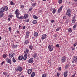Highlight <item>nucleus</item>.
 Masks as SVG:
<instances>
[{"label":"nucleus","mask_w":77,"mask_h":77,"mask_svg":"<svg viewBox=\"0 0 77 77\" xmlns=\"http://www.w3.org/2000/svg\"><path fill=\"white\" fill-rule=\"evenodd\" d=\"M46 37H47V34H44L42 35V37L41 38V39L42 40H44Z\"/></svg>","instance_id":"9d476101"},{"label":"nucleus","mask_w":77,"mask_h":77,"mask_svg":"<svg viewBox=\"0 0 77 77\" xmlns=\"http://www.w3.org/2000/svg\"><path fill=\"white\" fill-rule=\"evenodd\" d=\"M24 43V44H27L28 43H29V41H28V40H26Z\"/></svg>","instance_id":"f704fd0d"},{"label":"nucleus","mask_w":77,"mask_h":77,"mask_svg":"<svg viewBox=\"0 0 77 77\" xmlns=\"http://www.w3.org/2000/svg\"><path fill=\"white\" fill-rule=\"evenodd\" d=\"M29 63H33V58H31L28 60Z\"/></svg>","instance_id":"f8f14e48"},{"label":"nucleus","mask_w":77,"mask_h":77,"mask_svg":"<svg viewBox=\"0 0 77 77\" xmlns=\"http://www.w3.org/2000/svg\"><path fill=\"white\" fill-rule=\"evenodd\" d=\"M23 58V55H21L19 56L18 57L19 60H22Z\"/></svg>","instance_id":"f3484780"},{"label":"nucleus","mask_w":77,"mask_h":77,"mask_svg":"<svg viewBox=\"0 0 77 77\" xmlns=\"http://www.w3.org/2000/svg\"><path fill=\"white\" fill-rule=\"evenodd\" d=\"M72 66H73V67H74V66H75V65L73 64L72 65Z\"/></svg>","instance_id":"338daca9"},{"label":"nucleus","mask_w":77,"mask_h":77,"mask_svg":"<svg viewBox=\"0 0 77 77\" xmlns=\"http://www.w3.org/2000/svg\"><path fill=\"white\" fill-rule=\"evenodd\" d=\"M32 23L34 24H37V21L36 20H34L33 21Z\"/></svg>","instance_id":"b1692460"},{"label":"nucleus","mask_w":77,"mask_h":77,"mask_svg":"<svg viewBox=\"0 0 77 77\" xmlns=\"http://www.w3.org/2000/svg\"><path fill=\"white\" fill-rule=\"evenodd\" d=\"M63 19L65 20V19H66V16H64L63 17Z\"/></svg>","instance_id":"ea45409f"},{"label":"nucleus","mask_w":77,"mask_h":77,"mask_svg":"<svg viewBox=\"0 0 77 77\" xmlns=\"http://www.w3.org/2000/svg\"><path fill=\"white\" fill-rule=\"evenodd\" d=\"M3 8H4L5 11H8V7L6 6H4V7H3Z\"/></svg>","instance_id":"412c9836"},{"label":"nucleus","mask_w":77,"mask_h":77,"mask_svg":"<svg viewBox=\"0 0 77 77\" xmlns=\"http://www.w3.org/2000/svg\"><path fill=\"white\" fill-rule=\"evenodd\" d=\"M56 10L55 9H54L53 10L52 13L53 14H55L56 13Z\"/></svg>","instance_id":"473e14b6"},{"label":"nucleus","mask_w":77,"mask_h":77,"mask_svg":"<svg viewBox=\"0 0 77 77\" xmlns=\"http://www.w3.org/2000/svg\"><path fill=\"white\" fill-rule=\"evenodd\" d=\"M75 18H76V17H75V16H74L73 17L72 19V23H75Z\"/></svg>","instance_id":"1a4fd4ad"},{"label":"nucleus","mask_w":77,"mask_h":77,"mask_svg":"<svg viewBox=\"0 0 77 77\" xmlns=\"http://www.w3.org/2000/svg\"><path fill=\"white\" fill-rule=\"evenodd\" d=\"M19 10H18V9H17L15 11V14L16 15H20V13L18 12V11Z\"/></svg>","instance_id":"2eb2a0df"},{"label":"nucleus","mask_w":77,"mask_h":77,"mask_svg":"<svg viewBox=\"0 0 77 77\" xmlns=\"http://www.w3.org/2000/svg\"><path fill=\"white\" fill-rule=\"evenodd\" d=\"M10 4H11V5H15V4L12 1L11 2Z\"/></svg>","instance_id":"4c0bfd02"},{"label":"nucleus","mask_w":77,"mask_h":77,"mask_svg":"<svg viewBox=\"0 0 77 77\" xmlns=\"http://www.w3.org/2000/svg\"><path fill=\"white\" fill-rule=\"evenodd\" d=\"M13 48H16L18 47V45H15L14 44H13L11 45Z\"/></svg>","instance_id":"ddd939ff"},{"label":"nucleus","mask_w":77,"mask_h":77,"mask_svg":"<svg viewBox=\"0 0 77 77\" xmlns=\"http://www.w3.org/2000/svg\"><path fill=\"white\" fill-rule=\"evenodd\" d=\"M32 8H30L29 9V11H32Z\"/></svg>","instance_id":"5fc2aeb1"},{"label":"nucleus","mask_w":77,"mask_h":77,"mask_svg":"<svg viewBox=\"0 0 77 77\" xmlns=\"http://www.w3.org/2000/svg\"><path fill=\"white\" fill-rule=\"evenodd\" d=\"M51 22L52 23H54V20H52L51 21Z\"/></svg>","instance_id":"e2e57ef3"},{"label":"nucleus","mask_w":77,"mask_h":77,"mask_svg":"<svg viewBox=\"0 0 77 77\" xmlns=\"http://www.w3.org/2000/svg\"><path fill=\"white\" fill-rule=\"evenodd\" d=\"M32 69H29L27 70V73L29 75H30L32 73Z\"/></svg>","instance_id":"6e6552de"},{"label":"nucleus","mask_w":77,"mask_h":77,"mask_svg":"<svg viewBox=\"0 0 77 77\" xmlns=\"http://www.w3.org/2000/svg\"><path fill=\"white\" fill-rule=\"evenodd\" d=\"M42 77H46L47 76V75L46 74H44L42 75Z\"/></svg>","instance_id":"2f4dec72"},{"label":"nucleus","mask_w":77,"mask_h":77,"mask_svg":"<svg viewBox=\"0 0 77 77\" xmlns=\"http://www.w3.org/2000/svg\"><path fill=\"white\" fill-rule=\"evenodd\" d=\"M72 50H75V49L73 48H72Z\"/></svg>","instance_id":"bf43d9fd"},{"label":"nucleus","mask_w":77,"mask_h":77,"mask_svg":"<svg viewBox=\"0 0 77 77\" xmlns=\"http://www.w3.org/2000/svg\"><path fill=\"white\" fill-rule=\"evenodd\" d=\"M29 51V49H26V51L24 52V53H25V54H26V53H28Z\"/></svg>","instance_id":"a878e982"},{"label":"nucleus","mask_w":77,"mask_h":77,"mask_svg":"<svg viewBox=\"0 0 77 77\" xmlns=\"http://www.w3.org/2000/svg\"><path fill=\"white\" fill-rule=\"evenodd\" d=\"M33 18L34 19H36V20H37V19H38V17L35 15H34Z\"/></svg>","instance_id":"7c9ffc66"},{"label":"nucleus","mask_w":77,"mask_h":77,"mask_svg":"<svg viewBox=\"0 0 77 77\" xmlns=\"http://www.w3.org/2000/svg\"><path fill=\"white\" fill-rule=\"evenodd\" d=\"M56 46L57 47H59V44L56 45Z\"/></svg>","instance_id":"09e8293b"},{"label":"nucleus","mask_w":77,"mask_h":77,"mask_svg":"<svg viewBox=\"0 0 77 77\" xmlns=\"http://www.w3.org/2000/svg\"><path fill=\"white\" fill-rule=\"evenodd\" d=\"M60 75V73H57V75L58 76V77H59Z\"/></svg>","instance_id":"3c124183"},{"label":"nucleus","mask_w":77,"mask_h":77,"mask_svg":"<svg viewBox=\"0 0 77 77\" xmlns=\"http://www.w3.org/2000/svg\"><path fill=\"white\" fill-rule=\"evenodd\" d=\"M72 63H77V56H73L72 57Z\"/></svg>","instance_id":"f257e3e1"},{"label":"nucleus","mask_w":77,"mask_h":77,"mask_svg":"<svg viewBox=\"0 0 77 77\" xmlns=\"http://www.w3.org/2000/svg\"><path fill=\"white\" fill-rule=\"evenodd\" d=\"M75 74H74L73 75H72V77H75Z\"/></svg>","instance_id":"6e6d98bb"},{"label":"nucleus","mask_w":77,"mask_h":77,"mask_svg":"<svg viewBox=\"0 0 77 77\" xmlns=\"http://www.w3.org/2000/svg\"><path fill=\"white\" fill-rule=\"evenodd\" d=\"M30 33V32L29 31H28L26 32V34L25 36V39H27L28 38H29V36Z\"/></svg>","instance_id":"20e7f679"},{"label":"nucleus","mask_w":77,"mask_h":77,"mask_svg":"<svg viewBox=\"0 0 77 77\" xmlns=\"http://www.w3.org/2000/svg\"><path fill=\"white\" fill-rule=\"evenodd\" d=\"M59 28H57L56 29V31L57 32V31H59Z\"/></svg>","instance_id":"603ef678"},{"label":"nucleus","mask_w":77,"mask_h":77,"mask_svg":"<svg viewBox=\"0 0 77 77\" xmlns=\"http://www.w3.org/2000/svg\"><path fill=\"white\" fill-rule=\"evenodd\" d=\"M68 75V71H66L64 73V77H67Z\"/></svg>","instance_id":"dca6fc26"},{"label":"nucleus","mask_w":77,"mask_h":77,"mask_svg":"<svg viewBox=\"0 0 77 77\" xmlns=\"http://www.w3.org/2000/svg\"><path fill=\"white\" fill-rule=\"evenodd\" d=\"M4 15V13L0 11V18H2Z\"/></svg>","instance_id":"a211bd4d"},{"label":"nucleus","mask_w":77,"mask_h":77,"mask_svg":"<svg viewBox=\"0 0 77 77\" xmlns=\"http://www.w3.org/2000/svg\"><path fill=\"white\" fill-rule=\"evenodd\" d=\"M48 48L49 51H52L53 50V48L52 45H49L48 46Z\"/></svg>","instance_id":"39448f33"},{"label":"nucleus","mask_w":77,"mask_h":77,"mask_svg":"<svg viewBox=\"0 0 77 77\" xmlns=\"http://www.w3.org/2000/svg\"><path fill=\"white\" fill-rule=\"evenodd\" d=\"M0 12L2 13H3L4 12H5V9H4L3 7H2L1 8Z\"/></svg>","instance_id":"6ab92c4d"},{"label":"nucleus","mask_w":77,"mask_h":77,"mask_svg":"<svg viewBox=\"0 0 77 77\" xmlns=\"http://www.w3.org/2000/svg\"><path fill=\"white\" fill-rule=\"evenodd\" d=\"M29 19H27V20H25L24 21H25V22H29Z\"/></svg>","instance_id":"49530a36"},{"label":"nucleus","mask_w":77,"mask_h":77,"mask_svg":"<svg viewBox=\"0 0 77 77\" xmlns=\"http://www.w3.org/2000/svg\"><path fill=\"white\" fill-rule=\"evenodd\" d=\"M8 17L9 18H11L12 17V16H11V15H9Z\"/></svg>","instance_id":"de8ad7c7"},{"label":"nucleus","mask_w":77,"mask_h":77,"mask_svg":"<svg viewBox=\"0 0 77 77\" xmlns=\"http://www.w3.org/2000/svg\"><path fill=\"white\" fill-rule=\"evenodd\" d=\"M20 77H24V76L23 75H22L21 76H20Z\"/></svg>","instance_id":"774afa93"},{"label":"nucleus","mask_w":77,"mask_h":77,"mask_svg":"<svg viewBox=\"0 0 77 77\" xmlns=\"http://www.w3.org/2000/svg\"><path fill=\"white\" fill-rule=\"evenodd\" d=\"M33 48V46L32 45H31L29 46V48L30 50H32Z\"/></svg>","instance_id":"c85d7f7f"},{"label":"nucleus","mask_w":77,"mask_h":77,"mask_svg":"<svg viewBox=\"0 0 77 77\" xmlns=\"http://www.w3.org/2000/svg\"><path fill=\"white\" fill-rule=\"evenodd\" d=\"M77 43H75L74 44H73V47H75L76 46V45H77Z\"/></svg>","instance_id":"a18cd8bd"},{"label":"nucleus","mask_w":77,"mask_h":77,"mask_svg":"<svg viewBox=\"0 0 77 77\" xmlns=\"http://www.w3.org/2000/svg\"><path fill=\"white\" fill-rule=\"evenodd\" d=\"M33 57L34 58H36V57H37V54L36 53H35L34 54Z\"/></svg>","instance_id":"393cba45"},{"label":"nucleus","mask_w":77,"mask_h":77,"mask_svg":"<svg viewBox=\"0 0 77 77\" xmlns=\"http://www.w3.org/2000/svg\"><path fill=\"white\" fill-rule=\"evenodd\" d=\"M24 19H27L29 17V15L25 14L24 15Z\"/></svg>","instance_id":"aec40b11"},{"label":"nucleus","mask_w":77,"mask_h":77,"mask_svg":"<svg viewBox=\"0 0 77 77\" xmlns=\"http://www.w3.org/2000/svg\"><path fill=\"white\" fill-rule=\"evenodd\" d=\"M17 33H20V32H19V31H17L16 32Z\"/></svg>","instance_id":"680f3d73"},{"label":"nucleus","mask_w":77,"mask_h":77,"mask_svg":"<svg viewBox=\"0 0 77 77\" xmlns=\"http://www.w3.org/2000/svg\"><path fill=\"white\" fill-rule=\"evenodd\" d=\"M4 62H4V61L2 62V63H1L2 65H3V63H4Z\"/></svg>","instance_id":"13d9d810"},{"label":"nucleus","mask_w":77,"mask_h":77,"mask_svg":"<svg viewBox=\"0 0 77 77\" xmlns=\"http://www.w3.org/2000/svg\"><path fill=\"white\" fill-rule=\"evenodd\" d=\"M3 74L4 75H5V76H6V77H9V74H8V73L6 72H4Z\"/></svg>","instance_id":"4468645a"},{"label":"nucleus","mask_w":77,"mask_h":77,"mask_svg":"<svg viewBox=\"0 0 77 77\" xmlns=\"http://www.w3.org/2000/svg\"><path fill=\"white\" fill-rule=\"evenodd\" d=\"M24 18V16H21L20 17L19 19H23V18Z\"/></svg>","instance_id":"58836bf2"},{"label":"nucleus","mask_w":77,"mask_h":77,"mask_svg":"<svg viewBox=\"0 0 77 77\" xmlns=\"http://www.w3.org/2000/svg\"><path fill=\"white\" fill-rule=\"evenodd\" d=\"M15 70L16 71H19V72H21V71H23V69H22V67H21L19 66L15 68Z\"/></svg>","instance_id":"7ed1b4c3"},{"label":"nucleus","mask_w":77,"mask_h":77,"mask_svg":"<svg viewBox=\"0 0 77 77\" xmlns=\"http://www.w3.org/2000/svg\"><path fill=\"white\" fill-rule=\"evenodd\" d=\"M24 6L23 5H21L20 8H24Z\"/></svg>","instance_id":"c03bdc74"},{"label":"nucleus","mask_w":77,"mask_h":77,"mask_svg":"<svg viewBox=\"0 0 77 77\" xmlns=\"http://www.w3.org/2000/svg\"><path fill=\"white\" fill-rule=\"evenodd\" d=\"M35 72H33L31 74V77H35Z\"/></svg>","instance_id":"bb28decb"},{"label":"nucleus","mask_w":77,"mask_h":77,"mask_svg":"<svg viewBox=\"0 0 77 77\" xmlns=\"http://www.w3.org/2000/svg\"><path fill=\"white\" fill-rule=\"evenodd\" d=\"M58 3L59 4H61L62 3V0H59L58 1Z\"/></svg>","instance_id":"e433bc0d"},{"label":"nucleus","mask_w":77,"mask_h":77,"mask_svg":"<svg viewBox=\"0 0 77 77\" xmlns=\"http://www.w3.org/2000/svg\"><path fill=\"white\" fill-rule=\"evenodd\" d=\"M62 8H63V6H62L58 10V13L59 14H60V12H61V11H62Z\"/></svg>","instance_id":"9b49d317"},{"label":"nucleus","mask_w":77,"mask_h":77,"mask_svg":"<svg viewBox=\"0 0 77 77\" xmlns=\"http://www.w3.org/2000/svg\"><path fill=\"white\" fill-rule=\"evenodd\" d=\"M6 62L8 63H9L10 65L12 64V61L11 60L8 58L6 59Z\"/></svg>","instance_id":"0eeeda50"},{"label":"nucleus","mask_w":77,"mask_h":77,"mask_svg":"<svg viewBox=\"0 0 77 77\" xmlns=\"http://www.w3.org/2000/svg\"><path fill=\"white\" fill-rule=\"evenodd\" d=\"M76 28V25H75L73 26V29H75Z\"/></svg>","instance_id":"37998d69"},{"label":"nucleus","mask_w":77,"mask_h":77,"mask_svg":"<svg viewBox=\"0 0 77 77\" xmlns=\"http://www.w3.org/2000/svg\"><path fill=\"white\" fill-rule=\"evenodd\" d=\"M38 35L39 34H38L37 32H35L34 34V36H35V37H37V36H38Z\"/></svg>","instance_id":"4be33fe9"},{"label":"nucleus","mask_w":77,"mask_h":77,"mask_svg":"<svg viewBox=\"0 0 77 77\" xmlns=\"http://www.w3.org/2000/svg\"><path fill=\"white\" fill-rule=\"evenodd\" d=\"M12 61L14 63H15L16 62V60L15 58H14V57H13V58L12 59Z\"/></svg>","instance_id":"72a5a7b5"},{"label":"nucleus","mask_w":77,"mask_h":77,"mask_svg":"<svg viewBox=\"0 0 77 77\" xmlns=\"http://www.w3.org/2000/svg\"><path fill=\"white\" fill-rule=\"evenodd\" d=\"M36 2H35L32 5V6L33 7H35L36 6Z\"/></svg>","instance_id":"c9c22d12"},{"label":"nucleus","mask_w":77,"mask_h":77,"mask_svg":"<svg viewBox=\"0 0 77 77\" xmlns=\"http://www.w3.org/2000/svg\"><path fill=\"white\" fill-rule=\"evenodd\" d=\"M27 54H26L24 55L23 57L24 60H26V59H27Z\"/></svg>","instance_id":"5701e85b"},{"label":"nucleus","mask_w":77,"mask_h":77,"mask_svg":"<svg viewBox=\"0 0 77 77\" xmlns=\"http://www.w3.org/2000/svg\"><path fill=\"white\" fill-rule=\"evenodd\" d=\"M68 65H66L65 66V68L66 69L67 68H68Z\"/></svg>","instance_id":"864d4df0"},{"label":"nucleus","mask_w":77,"mask_h":77,"mask_svg":"<svg viewBox=\"0 0 77 77\" xmlns=\"http://www.w3.org/2000/svg\"><path fill=\"white\" fill-rule=\"evenodd\" d=\"M68 32H69V33H71L72 32V29L69 28L68 29Z\"/></svg>","instance_id":"cd10ccee"},{"label":"nucleus","mask_w":77,"mask_h":77,"mask_svg":"<svg viewBox=\"0 0 77 77\" xmlns=\"http://www.w3.org/2000/svg\"><path fill=\"white\" fill-rule=\"evenodd\" d=\"M3 58H6V56L5 54H3Z\"/></svg>","instance_id":"79ce46f5"},{"label":"nucleus","mask_w":77,"mask_h":77,"mask_svg":"<svg viewBox=\"0 0 77 77\" xmlns=\"http://www.w3.org/2000/svg\"><path fill=\"white\" fill-rule=\"evenodd\" d=\"M8 29L9 31H11V30L12 29V28L11 27H10Z\"/></svg>","instance_id":"8fccbe9b"},{"label":"nucleus","mask_w":77,"mask_h":77,"mask_svg":"<svg viewBox=\"0 0 77 77\" xmlns=\"http://www.w3.org/2000/svg\"><path fill=\"white\" fill-rule=\"evenodd\" d=\"M19 15H16V17L17 18H19L20 19V17H19V16H18Z\"/></svg>","instance_id":"4d7b16f0"},{"label":"nucleus","mask_w":77,"mask_h":77,"mask_svg":"<svg viewBox=\"0 0 77 77\" xmlns=\"http://www.w3.org/2000/svg\"><path fill=\"white\" fill-rule=\"evenodd\" d=\"M58 70L59 71H61V67H59Z\"/></svg>","instance_id":"a19ab883"},{"label":"nucleus","mask_w":77,"mask_h":77,"mask_svg":"<svg viewBox=\"0 0 77 77\" xmlns=\"http://www.w3.org/2000/svg\"><path fill=\"white\" fill-rule=\"evenodd\" d=\"M71 9L69 8L67 10V12L66 13V14L69 17H71Z\"/></svg>","instance_id":"f03ea898"},{"label":"nucleus","mask_w":77,"mask_h":77,"mask_svg":"<svg viewBox=\"0 0 77 77\" xmlns=\"http://www.w3.org/2000/svg\"><path fill=\"white\" fill-rule=\"evenodd\" d=\"M21 25H20L19 26V29H20V28H21Z\"/></svg>","instance_id":"69168bd1"},{"label":"nucleus","mask_w":77,"mask_h":77,"mask_svg":"<svg viewBox=\"0 0 77 77\" xmlns=\"http://www.w3.org/2000/svg\"><path fill=\"white\" fill-rule=\"evenodd\" d=\"M8 21H10V20H11V19H10V18H8Z\"/></svg>","instance_id":"0e129e2a"},{"label":"nucleus","mask_w":77,"mask_h":77,"mask_svg":"<svg viewBox=\"0 0 77 77\" xmlns=\"http://www.w3.org/2000/svg\"><path fill=\"white\" fill-rule=\"evenodd\" d=\"M23 29H26V26H23Z\"/></svg>","instance_id":"052dcab7"},{"label":"nucleus","mask_w":77,"mask_h":77,"mask_svg":"<svg viewBox=\"0 0 77 77\" xmlns=\"http://www.w3.org/2000/svg\"><path fill=\"white\" fill-rule=\"evenodd\" d=\"M66 60V57L65 56H64L62 57L61 59V61L62 63H64L65 61Z\"/></svg>","instance_id":"423d86ee"},{"label":"nucleus","mask_w":77,"mask_h":77,"mask_svg":"<svg viewBox=\"0 0 77 77\" xmlns=\"http://www.w3.org/2000/svg\"><path fill=\"white\" fill-rule=\"evenodd\" d=\"M9 56L11 57V58H12V57H13V54L12 53H10V54L9 55Z\"/></svg>","instance_id":"c756f323"}]
</instances>
